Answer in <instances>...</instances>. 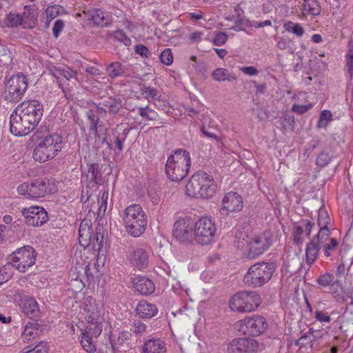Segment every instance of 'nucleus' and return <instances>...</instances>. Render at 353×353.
<instances>
[{"label": "nucleus", "instance_id": "obj_1", "mask_svg": "<svg viewBox=\"0 0 353 353\" xmlns=\"http://www.w3.org/2000/svg\"><path fill=\"white\" fill-rule=\"evenodd\" d=\"M216 187L212 176L199 171L189 179L185 187L186 194L191 197L208 199L215 194Z\"/></svg>", "mask_w": 353, "mask_h": 353}, {"label": "nucleus", "instance_id": "obj_2", "mask_svg": "<svg viewBox=\"0 0 353 353\" xmlns=\"http://www.w3.org/2000/svg\"><path fill=\"white\" fill-rule=\"evenodd\" d=\"M191 166L190 152L180 148L173 151L167 160L165 172L172 181H181L188 173Z\"/></svg>", "mask_w": 353, "mask_h": 353}, {"label": "nucleus", "instance_id": "obj_3", "mask_svg": "<svg viewBox=\"0 0 353 353\" xmlns=\"http://www.w3.org/2000/svg\"><path fill=\"white\" fill-rule=\"evenodd\" d=\"M276 271L273 262H259L251 265L245 274L243 281L253 288L261 287L267 283Z\"/></svg>", "mask_w": 353, "mask_h": 353}, {"label": "nucleus", "instance_id": "obj_4", "mask_svg": "<svg viewBox=\"0 0 353 353\" xmlns=\"http://www.w3.org/2000/svg\"><path fill=\"white\" fill-rule=\"evenodd\" d=\"M63 148V137L54 133L41 139L33 152L35 161L45 162L53 159Z\"/></svg>", "mask_w": 353, "mask_h": 353}, {"label": "nucleus", "instance_id": "obj_5", "mask_svg": "<svg viewBox=\"0 0 353 353\" xmlns=\"http://www.w3.org/2000/svg\"><path fill=\"white\" fill-rule=\"evenodd\" d=\"M28 86L26 76L23 74L12 75L6 82L3 94L4 100L10 103H18L22 99Z\"/></svg>", "mask_w": 353, "mask_h": 353}, {"label": "nucleus", "instance_id": "obj_6", "mask_svg": "<svg viewBox=\"0 0 353 353\" xmlns=\"http://www.w3.org/2000/svg\"><path fill=\"white\" fill-rule=\"evenodd\" d=\"M261 303V299L256 292L242 291L234 294L230 301L232 310L239 312H250L256 309Z\"/></svg>", "mask_w": 353, "mask_h": 353}, {"label": "nucleus", "instance_id": "obj_7", "mask_svg": "<svg viewBox=\"0 0 353 353\" xmlns=\"http://www.w3.org/2000/svg\"><path fill=\"white\" fill-rule=\"evenodd\" d=\"M37 252L34 249L26 245L17 249L8 256L9 263L20 272H25L32 267L36 261Z\"/></svg>", "mask_w": 353, "mask_h": 353}, {"label": "nucleus", "instance_id": "obj_8", "mask_svg": "<svg viewBox=\"0 0 353 353\" xmlns=\"http://www.w3.org/2000/svg\"><path fill=\"white\" fill-rule=\"evenodd\" d=\"M268 326L266 319L260 315L246 317L236 323L239 332L251 336L261 335L267 330Z\"/></svg>", "mask_w": 353, "mask_h": 353}, {"label": "nucleus", "instance_id": "obj_9", "mask_svg": "<svg viewBox=\"0 0 353 353\" xmlns=\"http://www.w3.org/2000/svg\"><path fill=\"white\" fill-rule=\"evenodd\" d=\"M216 228L214 222L208 217H201L194 225L195 241L203 245L211 243L215 236Z\"/></svg>", "mask_w": 353, "mask_h": 353}, {"label": "nucleus", "instance_id": "obj_10", "mask_svg": "<svg viewBox=\"0 0 353 353\" xmlns=\"http://www.w3.org/2000/svg\"><path fill=\"white\" fill-rule=\"evenodd\" d=\"M16 109L26 119L24 121L32 125L31 129L32 130H34L38 125L43 117V104L37 100L24 101Z\"/></svg>", "mask_w": 353, "mask_h": 353}, {"label": "nucleus", "instance_id": "obj_11", "mask_svg": "<svg viewBox=\"0 0 353 353\" xmlns=\"http://www.w3.org/2000/svg\"><path fill=\"white\" fill-rule=\"evenodd\" d=\"M330 229L328 227H319L318 234L307 245L305 255L307 264L312 265L314 263L319 250L323 248V245L330 240Z\"/></svg>", "mask_w": 353, "mask_h": 353}, {"label": "nucleus", "instance_id": "obj_12", "mask_svg": "<svg viewBox=\"0 0 353 353\" xmlns=\"http://www.w3.org/2000/svg\"><path fill=\"white\" fill-rule=\"evenodd\" d=\"M271 245L272 239L269 232L250 238L247 245L248 258L255 259L265 252Z\"/></svg>", "mask_w": 353, "mask_h": 353}, {"label": "nucleus", "instance_id": "obj_13", "mask_svg": "<svg viewBox=\"0 0 353 353\" xmlns=\"http://www.w3.org/2000/svg\"><path fill=\"white\" fill-rule=\"evenodd\" d=\"M259 342L252 338L233 339L228 345L227 353H257Z\"/></svg>", "mask_w": 353, "mask_h": 353}, {"label": "nucleus", "instance_id": "obj_14", "mask_svg": "<svg viewBox=\"0 0 353 353\" xmlns=\"http://www.w3.org/2000/svg\"><path fill=\"white\" fill-rule=\"evenodd\" d=\"M21 214L24 216V222L34 227H39L48 220V213L42 207L31 206L23 208Z\"/></svg>", "mask_w": 353, "mask_h": 353}, {"label": "nucleus", "instance_id": "obj_15", "mask_svg": "<svg viewBox=\"0 0 353 353\" xmlns=\"http://www.w3.org/2000/svg\"><path fill=\"white\" fill-rule=\"evenodd\" d=\"M55 191V185L47 179H37L30 183L29 198L38 199L52 194Z\"/></svg>", "mask_w": 353, "mask_h": 353}, {"label": "nucleus", "instance_id": "obj_16", "mask_svg": "<svg viewBox=\"0 0 353 353\" xmlns=\"http://www.w3.org/2000/svg\"><path fill=\"white\" fill-rule=\"evenodd\" d=\"M222 205L220 213L223 216H228L230 212H240L243 208L242 197L236 192L226 193L222 199Z\"/></svg>", "mask_w": 353, "mask_h": 353}, {"label": "nucleus", "instance_id": "obj_17", "mask_svg": "<svg viewBox=\"0 0 353 353\" xmlns=\"http://www.w3.org/2000/svg\"><path fill=\"white\" fill-rule=\"evenodd\" d=\"M26 119L20 114L17 109L12 112L10 118V132L16 137L26 136L33 130L28 122L25 121Z\"/></svg>", "mask_w": 353, "mask_h": 353}, {"label": "nucleus", "instance_id": "obj_18", "mask_svg": "<svg viewBox=\"0 0 353 353\" xmlns=\"http://www.w3.org/2000/svg\"><path fill=\"white\" fill-rule=\"evenodd\" d=\"M102 332V325H88L81 332V345L88 353H94L96 346L93 341V337L97 338Z\"/></svg>", "mask_w": 353, "mask_h": 353}, {"label": "nucleus", "instance_id": "obj_19", "mask_svg": "<svg viewBox=\"0 0 353 353\" xmlns=\"http://www.w3.org/2000/svg\"><path fill=\"white\" fill-rule=\"evenodd\" d=\"M83 310L86 313L85 319L88 325H102L101 312L96 300L90 296H87L83 302Z\"/></svg>", "mask_w": 353, "mask_h": 353}, {"label": "nucleus", "instance_id": "obj_20", "mask_svg": "<svg viewBox=\"0 0 353 353\" xmlns=\"http://www.w3.org/2000/svg\"><path fill=\"white\" fill-rule=\"evenodd\" d=\"M128 259L133 266L139 270H143L148 266V252L142 248H137L130 253Z\"/></svg>", "mask_w": 353, "mask_h": 353}, {"label": "nucleus", "instance_id": "obj_21", "mask_svg": "<svg viewBox=\"0 0 353 353\" xmlns=\"http://www.w3.org/2000/svg\"><path fill=\"white\" fill-rule=\"evenodd\" d=\"M192 228L185 220H179L174 224L173 235L180 242L185 243L192 238Z\"/></svg>", "mask_w": 353, "mask_h": 353}, {"label": "nucleus", "instance_id": "obj_22", "mask_svg": "<svg viewBox=\"0 0 353 353\" xmlns=\"http://www.w3.org/2000/svg\"><path fill=\"white\" fill-rule=\"evenodd\" d=\"M132 283L136 292L140 294L148 296L154 292V283L146 276L134 277Z\"/></svg>", "mask_w": 353, "mask_h": 353}, {"label": "nucleus", "instance_id": "obj_23", "mask_svg": "<svg viewBox=\"0 0 353 353\" xmlns=\"http://www.w3.org/2000/svg\"><path fill=\"white\" fill-rule=\"evenodd\" d=\"M135 312L141 319H150L157 314L158 308L155 304L143 300L137 304Z\"/></svg>", "mask_w": 353, "mask_h": 353}, {"label": "nucleus", "instance_id": "obj_24", "mask_svg": "<svg viewBox=\"0 0 353 353\" xmlns=\"http://www.w3.org/2000/svg\"><path fill=\"white\" fill-rule=\"evenodd\" d=\"M126 232L133 237H139L145 230L147 225V219H137V220H133L132 221L124 222Z\"/></svg>", "mask_w": 353, "mask_h": 353}, {"label": "nucleus", "instance_id": "obj_25", "mask_svg": "<svg viewBox=\"0 0 353 353\" xmlns=\"http://www.w3.org/2000/svg\"><path fill=\"white\" fill-rule=\"evenodd\" d=\"M323 334L321 330H314L310 328L308 332L303 334L298 340L297 343L302 345H305L308 343H310L312 348H316L318 346L317 340L321 339Z\"/></svg>", "mask_w": 353, "mask_h": 353}, {"label": "nucleus", "instance_id": "obj_26", "mask_svg": "<svg viewBox=\"0 0 353 353\" xmlns=\"http://www.w3.org/2000/svg\"><path fill=\"white\" fill-rule=\"evenodd\" d=\"M88 19L98 26H108L112 23V17L99 9H94L89 12Z\"/></svg>", "mask_w": 353, "mask_h": 353}, {"label": "nucleus", "instance_id": "obj_27", "mask_svg": "<svg viewBox=\"0 0 353 353\" xmlns=\"http://www.w3.org/2000/svg\"><path fill=\"white\" fill-rule=\"evenodd\" d=\"M23 312L30 320L37 321L40 316V310L36 300L33 298L26 299L23 305Z\"/></svg>", "mask_w": 353, "mask_h": 353}, {"label": "nucleus", "instance_id": "obj_28", "mask_svg": "<svg viewBox=\"0 0 353 353\" xmlns=\"http://www.w3.org/2000/svg\"><path fill=\"white\" fill-rule=\"evenodd\" d=\"M23 28H33L37 21V12L32 6H26L24 11L21 14Z\"/></svg>", "mask_w": 353, "mask_h": 353}, {"label": "nucleus", "instance_id": "obj_29", "mask_svg": "<svg viewBox=\"0 0 353 353\" xmlns=\"http://www.w3.org/2000/svg\"><path fill=\"white\" fill-rule=\"evenodd\" d=\"M142 353H166L165 344L159 339H149L143 344Z\"/></svg>", "mask_w": 353, "mask_h": 353}, {"label": "nucleus", "instance_id": "obj_30", "mask_svg": "<svg viewBox=\"0 0 353 353\" xmlns=\"http://www.w3.org/2000/svg\"><path fill=\"white\" fill-rule=\"evenodd\" d=\"M145 214L142 208L137 204H132L126 208L124 211L123 221H132L137 220V219H144Z\"/></svg>", "mask_w": 353, "mask_h": 353}, {"label": "nucleus", "instance_id": "obj_31", "mask_svg": "<svg viewBox=\"0 0 353 353\" xmlns=\"http://www.w3.org/2000/svg\"><path fill=\"white\" fill-rule=\"evenodd\" d=\"M316 283L323 288H326L328 286L334 287L335 285L341 288H343L342 281L341 280L335 279L334 276L330 273H324L323 274H321L316 279Z\"/></svg>", "mask_w": 353, "mask_h": 353}, {"label": "nucleus", "instance_id": "obj_32", "mask_svg": "<svg viewBox=\"0 0 353 353\" xmlns=\"http://www.w3.org/2000/svg\"><path fill=\"white\" fill-rule=\"evenodd\" d=\"M302 10L304 14L319 16L321 12V3L318 0H304Z\"/></svg>", "mask_w": 353, "mask_h": 353}, {"label": "nucleus", "instance_id": "obj_33", "mask_svg": "<svg viewBox=\"0 0 353 353\" xmlns=\"http://www.w3.org/2000/svg\"><path fill=\"white\" fill-rule=\"evenodd\" d=\"M92 235V228L83 225L81 223L79 230V244L84 248L91 245V237Z\"/></svg>", "mask_w": 353, "mask_h": 353}, {"label": "nucleus", "instance_id": "obj_34", "mask_svg": "<svg viewBox=\"0 0 353 353\" xmlns=\"http://www.w3.org/2000/svg\"><path fill=\"white\" fill-rule=\"evenodd\" d=\"M103 105L108 110L109 113L112 114L119 113L123 108L122 100L119 97H116L107 98L103 102Z\"/></svg>", "mask_w": 353, "mask_h": 353}, {"label": "nucleus", "instance_id": "obj_35", "mask_svg": "<svg viewBox=\"0 0 353 353\" xmlns=\"http://www.w3.org/2000/svg\"><path fill=\"white\" fill-rule=\"evenodd\" d=\"M130 337L131 334L127 331L119 332L117 339L110 341L113 351H120L121 347L128 345Z\"/></svg>", "mask_w": 353, "mask_h": 353}, {"label": "nucleus", "instance_id": "obj_36", "mask_svg": "<svg viewBox=\"0 0 353 353\" xmlns=\"http://www.w3.org/2000/svg\"><path fill=\"white\" fill-rule=\"evenodd\" d=\"M52 75L57 79H59L61 77H64L67 80L76 78L77 72L72 70L70 68L55 67L51 70Z\"/></svg>", "mask_w": 353, "mask_h": 353}, {"label": "nucleus", "instance_id": "obj_37", "mask_svg": "<svg viewBox=\"0 0 353 353\" xmlns=\"http://www.w3.org/2000/svg\"><path fill=\"white\" fill-rule=\"evenodd\" d=\"M212 75L216 81H232L236 78L234 74H230L228 70L221 68L214 70Z\"/></svg>", "mask_w": 353, "mask_h": 353}, {"label": "nucleus", "instance_id": "obj_38", "mask_svg": "<svg viewBox=\"0 0 353 353\" xmlns=\"http://www.w3.org/2000/svg\"><path fill=\"white\" fill-rule=\"evenodd\" d=\"M86 117L90 123L89 130L93 132L94 136H97L101 139V136L99 134L97 127L100 122L99 117L95 114V112L93 110H89L86 112Z\"/></svg>", "mask_w": 353, "mask_h": 353}, {"label": "nucleus", "instance_id": "obj_39", "mask_svg": "<svg viewBox=\"0 0 353 353\" xmlns=\"http://www.w3.org/2000/svg\"><path fill=\"white\" fill-rule=\"evenodd\" d=\"M87 176L94 181L96 184L101 183V174L99 163H88Z\"/></svg>", "mask_w": 353, "mask_h": 353}, {"label": "nucleus", "instance_id": "obj_40", "mask_svg": "<svg viewBox=\"0 0 353 353\" xmlns=\"http://www.w3.org/2000/svg\"><path fill=\"white\" fill-rule=\"evenodd\" d=\"M106 71L111 79H115L118 77L123 76L125 73L121 63L118 61L110 63L106 68Z\"/></svg>", "mask_w": 353, "mask_h": 353}, {"label": "nucleus", "instance_id": "obj_41", "mask_svg": "<svg viewBox=\"0 0 353 353\" xmlns=\"http://www.w3.org/2000/svg\"><path fill=\"white\" fill-rule=\"evenodd\" d=\"M39 327L37 321H32L27 323L23 332V338L27 341H30L32 337L34 338V335L38 334Z\"/></svg>", "mask_w": 353, "mask_h": 353}, {"label": "nucleus", "instance_id": "obj_42", "mask_svg": "<svg viewBox=\"0 0 353 353\" xmlns=\"http://www.w3.org/2000/svg\"><path fill=\"white\" fill-rule=\"evenodd\" d=\"M141 93L143 95L144 98L148 99V101L150 100H157L159 99V92L153 87L146 86L143 85L140 89Z\"/></svg>", "mask_w": 353, "mask_h": 353}, {"label": "nucleus", "instance_id": "obj_43", "mask_svg": "<svg viewBox=\"0 0 353 353\" xmlns=\"http://www.w3.org/2000/svg\"><path fill=\"white\" fill-rule=\"evenodd\" d=\"M6 24L8 27L15 28L19 26L23 27L21 14L9 13L6 17Z\"/></svg>", "mask_w": 353, "mask_h": 353}, {"label": "nucleus", "instance_id": "obj_44", "mask_svg": "<svg viewBox=\"0 0 353 353\" xmlns=\"http://www.w3.org/2000/svg\"><path fill=\"white\" fill-rule=\"evenodd\" d=\"M332 120V114L331 111L327 110H323L319 115V121L317 122V128H325L327 126L328 123Z\"/></svg>", "mask_w": 353, "mask_h": 353}, {"label": "nucleus", "instance_id": "obj_45", "mask_svg": "<svg viewBox=\"0 0 353 353\" xmlns=\"http://www.w3.org/2000/svg\"><path fill=\"white\" fill-rule=\"evenodd\" d=\"M138 109L139 115L147 121H154L157 119V113L148 105L144 108L139 107Z\"/></svg>", "mask_w": 353, "mask_h": 353}, {"label": "nucleus", "instance_id": "obj_46", "mask_svg": "<svg viewBox=\"0 0 353 353\" xmlns=\"http://www.w3.org/2000/svg\"><path fill=\"white\" fill-rule=\"evenodd\" d=\"M330 223V218L328 212L323 208L321 207L318 212L317 224L319 227H327Z\"/></svg>", "mask_w": 353, "mask_h": 353}, {"label": "nucleus", "instance_id": "obj_47", "mask_svg": "<svg viewBox=\"0 0 353 353\" xmlns=\"http://www.w3.org/2000/svg\"><path fill=\"white\" fill-rule=\"evenodd\" d=\"M103 234L100 232H94L92 230V235L91 237L92 248L94 250H99L103 246Z\"/></svg>", "mask_w": 353, "mask_h": 353}, {"label": "nucleus", "instance_id": "obj_48", "mask_svg": "<svg viewBox=\"0 0 353 353\" xmlns=\"http://www.w3.org/2000/svg\"><path fill=\"white\" fill-rule=\"evenodd\" d=\"M284 28L286 31L292 32L299 37H302L304 33L303 28L301 26V24L294 23L291 21L285 23Z\"/></svg>", "mask_w": 353, "mask_h": 353}, {"label": "nucleus", "instance_id": "obj_49", "mask_svg": "<svg viewBox=\"0 0 353 353\" xmlns=\"http://www.w3.org/2000/svg\"><path fill=\"white\" fill-rule=\"evenodd\" d=\"M353 263V256H350L348 259H345L343 256L341 257V263L339 265L336 271L337 276L344 275L349 268Z\"/></svg>", "mask_w": 353, "mask_h": 353}, {"label": "nucleus", "instance_id": "obj_50", "mask_svg": "<svg viewBox=\"0 0 353 353\" xmlns=\"http://www.w3.org/2000/svg\"><path fill=\"white\" fill-rule=\"evenodd\" d=\"M342 323H353V301L347 304L343 314L339 317Z\"/></svg>", "mask_w": 353, "mask_h": 353}, {"label": "nucleus", "instance_id": "obj_51", "mask_svg": "<svg viewBox=\"0 0 353 353\" xmlns=\"http://www.w3.org/2000/svg\"><path fill=\"white\" fill-rule=\"evenodd\" d=\"M114 37L117 41L123 43L125 46H130L131 45L130 39L127 37L122 30H116L114 33Z\"/></svg>", "mask_w": 353, "mask_h": 353}, {"label": "nucleus", "instance_id": "obj_52", "mask_svg": "<svg viewBox=\"0 0 353 353\" xmlns=\"http://www.w3.org/2000/svg\"><path fill=\"white\" fill-rule=\"evenodd\" d=\"M332 159V157L324 151L321 152L316 158V165L320 167H325L329 164Z\"/></svg>", "mask_w": 353, "mask_h": 353}, {"label": "nucleus", "instance_id": "obj_53", "mask_svg": "<svg viewBox=\"0 0 353 353\" xmlns=\"http://www.w3.org/2000/svg\"><path fill=\"white\" fill-rule=\"evenodd\" d=\"M283 128L288 130H294V117L290 114V113H285L283 116Z\"/></svg>", "mask_w": 353, "mask_h": 353}, {"label": "nucleus", "instance_id": "obj_54", "mask_svg": "<svg viewBox=\"0 0 353 353\" xmlns=\"http://www.w3.org/2000/svg\"><path fill=\"white\" fill-rule=\"evenodd\" d=\"M228 39V34L224 32H217L212 39V43L214 46H221L224 45Z\"/></svg>", "mask_w": 353, "mask_h": 353}, {"label": "nucleus", "instance_id": "obj_55", "mask_svg": "<svg viewBox=\"0 0 353 353\" xmlns=\"http://www.w3.org/2000/svg\"><path fill=\"white\" fill-rule=\"evenodd\" d=\"M303 226L301 225H294L293 228V238L294 242L296 245H300L303 243V239L301 238V235L303 234Z\"/></svg>", "mask_w": 353, "mask_h": 353}, {"label": "nucleus", "instance_id": "obj_56", "mask_svg": "<svg viewBox=\"0 0 353 353\" xmlns=\"http://www.w3.org/2000/svg\"><path fill=\"white\" fill-rule=\"evenodd\" d=\"M338 241L336 239L331 238L329 240V243H325L323 245L324 254L329 257L330 256V251L334 250L338 246Z\"/></svg>", "mask_w": 353, "mask_h": 353}, {"label": "nucleus", "instance_id": "obj_57", "mask_svg": "<svg viewBox=\"0 0 353 353\" xmlns=\"http://www.w3.org/2000/svg\"><path fill=\"white\" fill-rule=\"evenodd\" d=\"M161 61L166 65H170L173 62V56L170 48L165 49L160 55Z\"/></svg>", "mask_w": 353, "mask_h": 353}, {"label": "nucleus", "instance_id": "obj_58", "mask_svg": "<svg viewBox=\"0 0 353 353\" xmlns=\"http://www.w3.org/2000/svg\"><path fill=\"white\" fill-rule=\"evenodd\" d=\"M146 325L141 322L137 321L134 322L130 328V331L135 334L137 336H141L146 331Z\"/></svg>", "mask_w": 353, "mask_h": 353}, {"label": "nucleus", "instance_id": "obj_59", "mask_svg": "<svg viewBox=\"0 0 353 353\" xmlns=\"http://www.w3.org/2000/svg\"><path fill=\"white\" fill-rule=\"evenodd\" d=\"M108 194L109 193L108 190H103V192L101 193L100 199H99V201L101 202L100 206L99 207V215L101 214V212L104 213L107 209Z\"/></svg>", "mask_w": 353, "mask_h": 353}, {"label": "nucleus", "instance_id": "obj_60", "mask_svg": "<svg viewBox=\"0 0 353 353\" xmlns=\"http://www.w3.org/2000/svg\"><path fill=\"white\" fill-rule=\"evenodd\" d=\"M47 18L50 20L54 19L60 12V7L57 5L48 6L46 10Z\"/></svg>", "mask_w": 353, "mask_h": 353}, {"label": "nucleus", "instance_id": "obj_61", "mask_svg": "<svg viewBox=\"0 0 353 353\" xmlns=\"http://www.w3.org/2000/svg\"><path fill=\"white\" fill-rule=\"evenodd\" d=\"M134 52L142 57H149L151 56L149 49L142 44L136 45L134 46Z\"/></svg>", "mask_w": 353, "mask_h": 353}, {"label": "nucleus", "instance_id": "obj_62", "mask_svg": "<svg viewBox=\"0 0 353 353\" xmlns=\"http://www.w3.org/2000/svg\"><path fill=\"white\" fill-rule=\"evenodd\" d=\"M346 65L348 69V73L352 78L353 76V48H350L346 54Z\"/></svg>", "mask_w": 353, "mask_h": 353}, {"label": "nucleus", "instance_id": "obj_63", "mask_svg": "<svg viewBox=\"0 0 353 353\" xmlns=\"http://www.w3.org/2000/svg\"><path fill=\"white\" fill-rule=\"evenodd\" d=\"M65 23L62 19H57L54 22V27L52 28V34L54 37L58 38L61 32L63 30Z\"/></svg>", "mask_w": 353, "mask_h": 353}, {"label": "nucleus", "instance_id": "obj_64", "mask_svg": "<svg viewBox=\"0 0 353 353\" xmlns=\"http://www.w3.org/2000/svg\"><path fill=\"white\" fill-rule=\"evenodd\" d=\"M30 353H48L47 343L41 341L37 344L33 349L28 350Z\"/></svg>", "mask_w": 353, "mask_h": 353}]
</instances>
